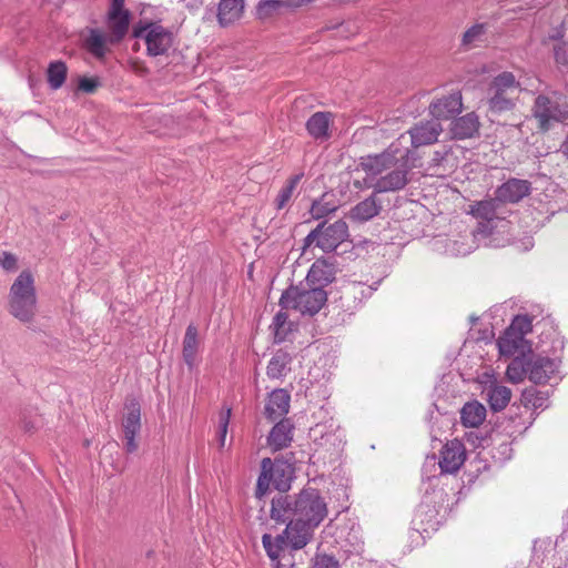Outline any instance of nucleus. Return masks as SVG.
Instances as JSON below:
<instances>
[{
  "mask_svg": "<svg viewBox=\"0 0 568 568\" xmlns=\"http://www.w3.org/2000/svg\"><path fill=\"white\" fill-rule=\"evenodd\" d=\"M328 515L325 498L315 488H304L297 495H280L272 500L271 518L277 524H285L288 518H301L318 527Z\"/></svg>",
  "mask_w": 568,
  "mask_h": 568,
  "instance_id": "f257e3e1",
  "label": "nucleus"
},
{
  "mask_svg": "<svg viewBox=\"0 0 568 568\" xmlns=\"http://www.w3.org/2000/svg\"><path fill=\"white\" fill-rule=\"evenodd\" d=\"M8 312L23 324H30L38 313L36 280L30 270H23L16 277L8 294Z\"/></svg>",
  "mask_w": 568,
  "mask_h": 568,
  "instance_id": "f03ea898",
  "label": "nucleus"
},
{
  "mask_svg": "<svg viewBox=\"0 0 568 568\" xmlns=\"http://www.w3.org/2000/svg\"><path fill=\"white\" fill-rule=\"evenodd\" d=\"M404 139V135H402L379 154L359 158L356 171L371 176L384 173L386 174L385 178H393L392 173H403L404 175L409 153V150L402 145Z\"/></svg>",
  "mask_w": 568,
  "mask_h": 568,
  "instance_id": "7ed1b4c3",
  "label": "nucleus"
},
{
  "mask_svg": "<svg viewBox=\"0 0 568 568\" xmlns=\"http://www.w3.org/2000/svg\"><path fill=\"white\" fill-rule=\"evenodd\" d=\"M521 91V83L511 72L505 71L496 75L487 89L488 110L501 113L511 110Z\"/></svg>",
  "mask_w": 568,
  "mask_h": 568,
  "instance_id": "20e7f679",
  "label": "nucleus"
},
{
  "mask_svg": "<svg viewBox=\"0 0 568 568\" xmlns=\"http://www.w3.org/2000/svg\"><path fill=\"white\" fill-rule=\"evenodd\" d=\"M327 302V293L322 287L291 286L281 296L284 310H294L302 315L317 314Z\"/></svg>",
  "mask_w": 568,
  "mask_h": 568,
  "instance_id": "39448f33",
  "label": "nucleus"
},
{
  "mask_svg": "<svg viewBox=\"0 0 568 568\" xmlns=\"http://www.w3.org/2000/svg\"><path fill=\"white\" fill-rule=\"evenodd\" d=\"M294 477L293 465L283 459L263 458L261 474L257 478L255 496L262 498L270 489L271 484L278 491L285 493L291 488Z\"/></svg>",
  "mask_w": 568,
  "mask_h": 568,
  "instance_id": "423d86ee",
  "label": "nucleus"
},
{
  "mask_svg": "<svg viewBox=\"0 0 568 568\" xmlns=\"http://www.w3.org/2000/svg\"><path fill=\"white\" fill-rule=\"evenodd\" d=\"M407 180H377V183L372 185L374 187L373 195L355 205L349 211L348 217L354 222H366L373 219L381 211V204L377 203L376 195L387 191L402 190Z\"/></svg>",
  "mask_w": 568,
  "mask_h": 568,
  "instance_id": "0eeeda50",
  "label": "nucleus"
},
{
  "mask_svg": "<svg viewBox=\"0 0 568 568\" xmlns=\"http://www.w3.org/2000/svg\"><path fill=\"white\" fill-rule=\"evenodd\" d=\"M348 237L346 222L338 220L332 224H320L305 239V245L316 244L324 252H332Z\"/></svg>",
  "mask_w": 568,
  "mask_h": 568,
  "instance_id": "6e6552de",
  "label": "nucleus"
},
{
  "mask_svg": "<svg viewBox=\"0 0 568 568\" xmlns=\"http://www.w3.org/2000/svg\"><path fill=\"white\" fill-rule=\"evenodd\" d=\"M133 36L144 40L150 57L165 54L172 45V33L158 23L135 27Z\"/></svg>",
  "mask_w": 568,
  "mask_h": 568,
  "instance_id": "1a4fd4ad",
  "label": "nucleus"
},
{
  "mask_svg": "<svg viewBox=\"0 0 568 568\" xmlns=\"http://www.w3.org/2000/svg\"><path fill=\"white\" fill-rule=\"evenodd\" d=\"M534 118L541 131L549 130L552 122L564 121L568 115V105L560 104L556 99L538 95L532 108Z\"/></svg>",
  "mask_w": 568,
  "mask_h": 568,
  "instance_id": "9d476101",
  "label": "nucleus"
},
{
  "mask_svg": "<svg viewBox=\"0 0 568 568\" xmlns=\"http://www.w3.org/2000/svg\"><path fill=\"white\" fill-rule=\"evenodd\" d=\"M315 529L301 518H288L285 529L280 534V541L284 539L286 547L292 550L303 549L313 540Z\"/></svg>",
  "mask_w": 568,
  "mask_h": 568,
  "instance_id": "9b49d317",
  "label": "nucleus"
},
{
  "mask_svg": "<svg viewBox=\"0 0 568 568\" xmlns=\"http://www.w3.org/2000/svg\"><path fill=\"white\" fill-rule=\"evenodd\" d=\"M124 2L125 0H112L108 12L111 43H119L129 30L130 12L124 8Z\"/></svg>",
  "mask_w": 568,
  "mask_h": 568,
  "instance_id": "f8f14e48",
  "label": "nucleus"
},
{
  "mask_svg": "<svg viewBox=\"0 0 568 568\" xmlns=\"http://www.w3.org/2000/svg\"><path fill=\"white\" fill-rule=\"evenodd\" d=\"M122 427L125 439V449L128 453H134L138 449L135 436L141 429V406L135 399H132L125 405Z\"/></svg>",
  "mask_w": 568,
  "mask_h": 568,
  "instance_id": "ddd939ff",
  "label": "nucleus"
},
{
  "mask_svg": "<svg viewBox=\"0 0 568 568\" xmlns=\"http://www.w3.org/2000/svg\"><path fill=\"white\" fill-rule=\"evenodd\" d=\"M480 384L484 385L483 392L486 393L490 408L494 412H500L509 404L511 390L499 385L494 374L484 373L480 377Z\"/></svg>",
  "mask_w": 568,
  "mask_h": 568,
  "instance_id": "4468645a",
  "label": "nucleus"
},
{
  "mask_svg": "<svg viewBox=\"0 0 568 568\" xmlns=\"http://www.w3.org/2000/svg\"><path fill=\"white\" fill-rule=\"evenodd\" d=\"M466 460V448L459 439L447 442L440 450L439 467L442 473L455 474Z\"/></svg>",
  "mask_w": 568,
  "mask_h": 568,
  "instance_id": "2eb2a0df",
  "label": "nucleus"
},
{
  "mask_svg": "<svg viewBox=\"0 0 568 568\" xmlns=\"http://www.w3.org/2000/svg\"><path fill=\"white\" fill-rule=\"evenodd\" d=\"M463 108L462 93L458 90L450 92L434 100L429 105V112L434 121L448 120L456 113H459Z\"/></svg>",
  "mask_w": 568,
  "mask_h": 568,
  "instance_id": "dca6fc26",
  "label": "nucleus"
},
{
  "mask_svg": "<svg viewBox=\"0 0 568 568\" xmlns=\"http://www.w3.org/2000/svg\"><path fill=\"white\" fill-rule=\"evenodd\" d=\"M442 131L443 128L440 122L430 120L416 124L408 131V133L410 135L412 145L414 148H419L435 143Z\"/></svg>",
  "mask_w": 568,
  "mask_h": 568,
  "instance_id": "f3484780",
  "label": "nucleus"
},
{
  "mask_svg": "<svg viewBox=\"0 0 568 568\" xmlns=\"http://www.w3.org/2000/svg\"><path fill=\"white\" fill-rule=\"evenodd\" d=\"M528 378L535 384H545L556 372L557 365L554 359L539 355H532L527 361Z\"/></svg>",
  "mask_w": 568,
  "mask_h": 568,
  "instance_id": "a211bd4d",
  "label": "nucleus"
},
{
  "mask_svg": "<svg viewBox=\"0 0 568 568\" xmlns=\"http://www.w3.org/2000/svg\"><path fill=\"white\" fill-rule=\"evenodd\" d=\"M291 396L283 389L273 390L265 404V415L270 420L282 418L288 413Z\"/></svg>",
  "mask_w": 568,
  "mask_h": 568,
  "instance_id": "6ab92c4d",
  "label": "nucleus"
},
{
  "mask_svg": "<svg viewBox=\"0 0 568 568\" xmlns=\"http://www.w3.org/2000/svg\"><path fill=\"white\" fill-rule=\"evenodd\" d=\"M529 193L528 180H507L496 191L497 201L515 203Z\"/></svg>",
  "mask_w": 568,
  "mask_h": 568,
  "instance_id": "aec40b11",
  "label": "nucleus"
},
{
  "mask_svg": "<svg viewBox=\"0 0 568 568\" xmlns=\"http://www.w3.org/2000/svg\"><path fill=\"white\" fill-rule=\"evenodd\" d=\"M293 440V425L288 419L278 422L270 432L267 444L273 452L290 446Z\"/></svg>",
  "mask_w": 568,
  "mask_h": 568,
  "instance_id": "412c9836",
  "label": "nucleus"
},
{
  "mask_svg": "<svg viewBox=\"0 0 568 568\" xmlns=\"http://www.w3.org/2000/svg\"><path fill=\"white\" fill-rule=\"evenodd\" d=\"M84 48L97 59H103L109 52L111 36L104 34L99 29H90L84 40Z\"/></svg>",
  "mask_w": 568,
  "mask_h": 568,
  "instance_id": "4be33fe9",
  "label": "nucleus"
},
{
  "mask_svg": "<svg viewBox=\"0 0 568 568\" xmlns=\"http://www.w3.org/2000/svg\"><path fill=\"white\" fill-rule=\"evenodd\" d=\"M332 114L329 112H316L306 122V130L315 140H327Z\"/></svg>",
  "mask_w": 568,
  "mask_h": 568,
  "instance_id": "5701e85b",
  "label": "nucleus"
},
{
  "mask_svg": "<svg viewBox=\"0 0 568 568\" xmlns=\"http://www.w3.org/2000/svg\"><path fill=\"white\" fill-rule=\"evenodd\" d=\"M335 278L334 267L326 261L317 260L310 268L306 281L307 284H317L322 287L332 283Z\"/></svg>",
  "mask_w": 568,
  "mask_h": 568,
  "instance_id": "b1692460",
  "label": "nucleus"
},
{
  "mask_svg": "<svg viewBox=\"0 0 568 568\" xmlns=\"http://www.w3.org/2000/svg\"><path fill=\"white\" fill-rule=\"evenodd\" d=\"M479 130L478 116L475 113H467L456 119L452 125L454 138L463 140L473 138Z\"/></svg>",
  "mask_w": 568,
  "mask_h": 568,
  "instance_id": "393cba45",
  "label": "nucleus"
},
{
  "mask_svg": "<svg viewBox=\"0 0 568 568\" xmlns=\"http://www.w3.org/2000/svg\"><path fill=\"white\" fill-rule=\"evenodd\" d=\"M199 346L200 341L197 327L194 324H190L185 329L182 348L183 359L190 368L195 365Z\"/></svg>",
  "mask_w": 568,
  "mask_h": 568,
  "instance_id": "a878e982",
  "label": "nucleus"
},
{
  "mask_svg": "<svg viewBox=\"0 0 568 568\" xmlns=\"http://www.w3.org/2000/svg\"><path fill=\"white\" fill-rule=\"evenodd\" d=\"M244 10L243 0H221L219 3L217 19L221 26L225 27L237 21Z\"/></svg>",
  "mask_w": 568,
  "mask_h": 568,
  "instance_id": "bb28decb",
  "label": "nucleus"
},
{
  "mask_svg": "<svg viewBox=\"0 0 568 568\" xmlns=\"http://www.w3.org/2000/svg\"><path fill=\"white\" fill-rule=\"evenodd\" d=\"M486 418V408L477 400L466 403L460 410V420L465 427H478Z\"/></svg>",
  "mask_w": 568,
  "mask_h": 568,
  "instance_id": "cd10ccee",
  "label": "nucleus"
},
{
  "mask_svg": "<svg viewBox=\"0 0 568 568\" xmlns=\"http://www.w3.org/2000/svg\"><path fill=\"white\" fill-rule=\"evenodd\" d=\"M497 345L501 355L515 356L517 353L524 351L526 346V339L507 328L498 338Z\"/></svg>",
  "mask_w": 568,
  "mask_h": 568,
  "instance_id": "c85d7f7f",
  "label": "nucleus"
},
{
  "mask_svg": "<svg viewBox=\"0 0 568 568\" xmlns=\"http://www.w3.org/2000/svg\"><path fill=\"white\" fill-rule=\"evenodd\" d=\"M499 201H497V197L495 200H485L475 202L474 204L469 205V211L473 216L476 219H480L487 222H490L498 217L497 215V207H498Z\"/></svg>",
  "mask_w": 568,
  "mask_h": 568,
  "instance_id": "c756f323",
  "label": "nucleus"
},
{
  "mask_svg": "<svg viewBox=\"0 0 568 568\" xmlns=\"http://www.w3.org/2000/svg\"><path fill=\"white\" fill-rule=\"evenodd\" d=\"M67 78V65L61 61L51 62L48 68V83L51 89L58 90Z\"/></svg>",
  "mask_w": 568,
  "mask_h": 568,
  "instance_id": "7c9ffc66",
  "label": "nucleus"
},
{
  "mask_svg": "<svg viewBox=\"0 0 568 568\" xmlns=\"http://www.w3.org/2000/svg\"><path fill=\"white\" fill-rule=\"evenodd\" d=\"M284 7H288L287 0H261L256 6V16L258 19L265 20Z\"/></svg>",
  "mask_w": 568,
  "mask_h": 568,
  "instance_id": "2f4dec72",
  "label": "nucleus"
},
{
  "mask_svg": "<svg viewBox=\"0 0 568 568\" xmlns=\"http://www.w3.org/2000/svg\"><path fill=\"white\" fill-rule=\"evenodd\" d=\"M528 375V366L527 362L524 363V361L519 357H515L510 364L507 366L506 369V376L509 382L514 384H518L525 379V377Z\"/></svg>",
  "mask_w": 568,
  "mask_h": 568,
  "instance_id": "473e14b6",
  "label": "nucleus"
},
{
  "mask_svg": "<svg viewBox=\"0 0 568 568\" xmlns=\"http://www.w3.org/2000/svg\"><path fill=\"white\" fill-rule=\"evenodd\" d=\"M262 544L267 556L272 560H278L281 552L284 548H287L284 539L280 541V535L273 538L271 535L264 534L262 537Z\"/></svg>",
  "mask_w": 568,
  "mask_h": 568,
  "instance_id": "72a5a7b5",
  "label": "nucleus"
},
{
  "mask_svg": "<svg viewBox=\"0 0 568 568\" xmlns=\"http://www.w3.org/2000/svg\"><path fill=\"white\" fill-rule=\"evenodd\" d=\"M331 196L328 193H325L318 201L313 202L311 214L314 219H322L337 209V204L329 200Z\"/></svg>",
  "mask_w": 568,
  "mask_h": 568,
  "instance_id": "f704fd0d",
  "label": "nucleus"
},
{
  "mask_svg": "<svg viewBox=\"0 0 568 568\" xmlns=\"http://www.w3.org/2000/svg\"><path fill=\"white\" fill-rule=\"evenodd\" d=\"M290 362L288 355L285 353L276 354L268 362L266 374L271 378H280L284 375L286 366Z\"/></svg>",
  "mask_w": 568,
  "mask_h": 568,
  "instance_id": "c9c22d12",
  "label": "nucleus"
},
{
  "mask_svg": "<svg viewBox=\"0 0 568 568\" xmlns=\"http://www.w3.org/2000/svg\"><path fill=\"white\" fill-rule=\"evenodd\" d=\"M546 400V397L544 396V393L540 390H537L534 387L526 388L521 393L520 402L521 404L527 408H540L544 406Z\"/></svg>",
  "mask_w": 568,
  "mask_h": 568,
  "instance_id": "e433bc0d",
  "label": "nucleus"
},
{
  "mask_svg": "<svg viewBox=\"0 0 568 568\" xmlns=\"http://www.w3.org/2000/svg\"><path fill=\"white\" fill-rule=\"evenodd\" d=\"M508 329H510L513 333H517L518 335L525 338V336L532 329L531 320L527 315H517L513 320Z\"/></svg>",
  "mask_w": 568,
  "mask_h": 568,
  "instance_id": "4c0bfd02",
  "label": "nucleus"
},
{
  "mask_svg": "<svg viewBox=\"0 0 568 568\" xmlns=\"http://www.w3.org/2000/svg\"><path fill=\"white\" fill-rule=\"evenodd\" d=\"M296 187V180H291L286 183L278 192L275 199V205L277 210H282L291 201L293 193Z\"/></svg>",
  "mask_w": 568,
  "mask_h": 568,
  "instance_id": "58836bf2",
  "label": "nucleus"
},
{
  "mask_svg": "<svg viewBox=\"0 0 568 568\" xmlns=\"http://www.w3.org/2000/svg\"><path fill=\"white\" fill-rule=\"evenodd\" d=\"M230 418H231V408L227 407L220 413L217 435H219V444H220L221 448H223L225 446Z\"/></svg>",
  "mask_w": 568,
  "mask_h": 568,
  "instance_id": "ea45409f",
  "label": "nucleus"
},
{
  "mask_svg": "<svg viewBox=\"0 0 568 568\" xmlns=\"http://www.w3.org/2000/svg\"><path fill=\"white\" fill-rule=\"evenodd\" d=\"M485 32V24H475L463 34V44L470 45L478 41Z\"/></svg>",
  "mask_w": 568,
  "mask_h": 568,
  "instance_id": "a19ab883",
  "label": "nucleus"
},
{
  "mask_svg": "<svg viewBox=\"0 0 568 568\" xmlns=\"http://www.w3.org/2000/svg\"><path fill=\"white\" fill-rule=\"evenodd\" d=\"M0 267L6 272H14L18 270V257L16 254L3 251L0 254Z\"/></svg>",
  "mask_w": 568,
  "mask_h": 568,
  "instance_id": "79ce46f5",
  "label": "nucleus"
},
{
  "mask_svg": "<svg viewBox=\"0 0 568 568\" xmlns=\"http://www.w3.org/2000/svg\"><path fill=\"white\" fill-rule=\"evenodd\" d=\"M313 568H339V562L334 556L317 554L314 558Z\"/></svg>",
  "mask_w": 568,
  "mask_h": 568,
  "instance_id": "37998d69",
  "label": "nucleus"
},
{
  "mask_svg": "<svg viewBox=\"0 0 568 568\" xmlns=\"http://www.w3.org/2000/svg\"><path fill=\"white\" fill-rule=\"evenodd\" d=\"M287 321V315L284 312H278L274 317V329H275V339L277 342H282L285 338V324Z\"/></svg>",
  "mask_w": 568,
  "mask_h": 568,
  "instance_id": "c03bdc74",
  "label": "nucleus"
},
{
  "mask_svg": "<svg viewBox=\"0 0 568 568\" xmlns=\"http://www.w3.org/2000/svg\"><path fill=\"white\" fill-rule=\"evenodd\" d=\"M99 87L98 78L81 77L78 82V89L84 93H93Z\"/></svg>",
  "mask_w": 568,
  "mask_h": 568,
  "instance_id": "a18cd8bd",
  "label": "nucleus"
},
{
  "mask_svg": "<svg viewBox=\"0 0 568 568\" xmlns=\"http://www.w3.org/2000/svg\"><path fill=\"white\" fill-rule=\"evenodd\" d=\"M556 61L566 64L568 62V49L566 45H557L555 48Z\"/></svg>",
  "mask_w": 568,
  "mask_h": 568,
  "instance_id": "49530a36",
  "label": "nucleus"
},
{
  "mask_svg": "<svg viewBox=\"0 0 568 568\" xmlns=\"http://www.w3.org/2000/svg\"><path fill=\"white\" fill-rule=\"evenodd\" d=\"M561 148H562V152H564V153L567 155V158H568V133H567V138H566V140H565V142H564V144H562V146H561Z\"/></svg>",
  "mask_w": 568,
  "mask_h": 568,
  "instance_id": "de8ad7c7",
  "label": "nucleus"
},
{
  "mask_svg": "<svg viewBox=\"0 0 568 568\" xmlns=\"http://www.w3.org/2000/svg\"><path fill=\"white\" fill-rule=\"evenodd\" d=\"M274 561H275V564H274L273 568H282V565L278 560H274Z\"/></svg>",
  "mask_w": 568,
  "mask_h": 568,
  "instance_id": "09e8293b",
  "label": "nucleus"
},
{
  "mask_svg": "<svg viewBox=\"0 0 568 568\" xmlns=\"http://www.w3.org/2000/svg\"><path fill=\"white\" fill-rule=\"evenodd\" d=\"M355 186H356V187H361V186H362V185H361V181H359V180H356Z\"/></svg>",
  "mask_w": 568,
  "mask_h": 568,
  "instance_id": "8fccbe9b",
  "label": "nucleus"
}]
</instances>
